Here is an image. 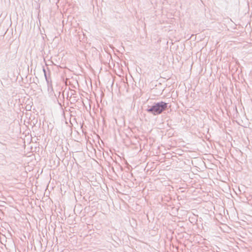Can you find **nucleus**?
Segmentation results:
<instances>
[{"mask_svg":"<svg viewBox=\"0 0 252 252\" xmlns=\"http://www.w3.org/2000/svg\"><path fill=\"white\" fill-rule=\"evenodd\" d=\"M168 103L161 101L154 102L152 106L148 107L146 111L149 113L156 116L161 114L163 111L168 109Z\"/></svg>","mask_w":252,"mask_h":252,"instance_id":"obj_1","label":"nucleus"},{"mask_svg":"<svg viewBox=\"0 0 252 252\" xmlns=\"http://www.w3.org/2000/svg\"><path fill=\"white\" fill-rule=\"evenodd\" d=\"M191 238V239H188L186 242L187 243V244H188V243H192L194 242V244L198 243V244H204V241L205 240V239H201L200 237L199 238L200 239V241L198 240L197 239L194 240V237H190Z\"/></svg>","mask_w":252,"mask_h":252,"instance_id":"obj_2","label":"nucleus"},{"mask_svg":"<svg viewBox=\"0 0 252 252\" xmlns=\"http://www.w3.org/2000/svg\"><path fill=\"white\" fill-rule=\"evenodd\" d=\"M230 228H229L226 224H223L221 223V231L224 232L228 233V231L230 230Z\"/></svg>","mask_w":252,"mask_h":252,"instance_id":"obj_3","label":"nucleus"},{"mask_svg":"<svg viewBox=\"0 0 252 252\" xmlns=\"http://www.w3.org/2000/svg\"><path fill=\"white\" fill-rule=\"evenodd\" d=\"M43 70L44 73V76H45V77L46 78V80H47V81H48L47 76H46V70H45V68H43Z\"/></svg>","mask_w":252,"mask_h":252,"instance_id":"obj_4","label":"nucleus"},{"mask_svg":"<svg viewBox=\"0 0 252 252\" xmlns=\"http://www.w3.org/2000/svg\"><path fill=\"white\" fill-rule=\"evenodd\" d=\"M40 243V245H42L41 241L43 242V239L41 237H39V239L37 240Z\"/></svg>","mask_w":252,"mask_h":252,"instance_id":"obj_5","label":"nucleus"},{"mask_svg":"<svg viewBox=\"0 0 252 252\" xmlns=\"http://www.w3.org/2000/svg\"><path fill=\"white\" fill-rule=\"evenodd\" d=\"M44 238H45V240L46 241H48V239H47L48 237H44Z\"/></svg>","mask_w":252,"mask_h":252,"instance_id":"obj_6","label":"nucleus"},{"mask_svg":"<svg viewBox=\"0 0 252 252\" xmlns=\"http://www.w3.org/2000/svg\"><path fill=\"white\" fill-rule=\"evenodd\" d=\"M21 240H22V241H24V240L22 238H21Z\"/></svg>","mask_w":252,"mask_h":252,"instance_id":"obj_7","label":"nucleus"},{"mask_svg":"<svg viewBox=\"0 0 252 252\" xmlns=\"http://www.w3.org/2000/svg\"><path fill=\"white\" fill-rule=\"evenodd\" d=\"M1 237H0V241H1Z\"/></svg>","mask_w":252,"mask_h":252,"instance_id":"obj_8","label":"nucleus"}]
</instances>
